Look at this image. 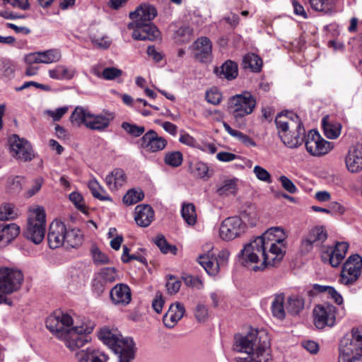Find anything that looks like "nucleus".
<instances>
[{
    "mask_svg": "<svg viewBox=\"0 0 362 362\" xmlns=\"http://www.w3.org/2000/svg\"><path fill=\"white\" fill-rule=\"evenodd\" d=\"M23 281L21 271L4 267L0 269V303L4 300V295L12 293L20 289Z\"/></svg>",
    "mask_w": 362,
    "mask_h": 362,
    "instance_id": "obj_11",
    "label": "nucleus"
},
{
    "mask_svg": "<svg viewBox=\"0 0 362 362\" xmlns=\"http://www.w3.org/2000/svg\"><path fill=\"white\" fill-rule=\"evenodd\" d=\"M75 355L78 362H106L107 361L105 354L93 347L81 349Z\"/></svg>",
    "mask_w": 362,
    "mask_h": 362,
    "instance_id": "obj_25",
    "label": "nucleus"
},
{
    "mask_svg": "<svg viewBox=\"0 0 362 362\" xmlns=\"http://www.w3.org/2000/svg\"><path fill=\"white\" fill-rule=\"evenodd\" d=\"M215 74L220 78L232 80L238 76V66L232 61H226L221 66L216 67Z\"/></svg>",
    "mask_w": 362,
    "mask_h": 362,
    "instance_id": "obj_27",
    "label": "nucleus"
},
{
    "mask_svg": "<svg viewBox=\"0 0 362 362\" xmlns=\"http://www.w3.org/2000/svg\"><path fill=\"white\" fill-rule=\"evenodd\" d=\"M322 125L326 137L329 139H337L341 130V124L338 122L330 121L328 117L322 119Z\"/></svg>",
    "mask_w": 362,
    "mask_h": 362,
    "instance_id": "obj_29",
    "label": "nucleus"
},
{
    "mask_svg": "<svg viewBox=\"0 0 362 362\" xmlns=\"http://www.w3.org/2000/svg\"><path fill=\"white\" fill-rule=\"evenodd\" d=\"M223 126L224 129L233 137L236 138L239 141H240L242 144L247 146H255L256 143L255 141L250 138L249 136L242 133L240 131L233 129L230 127V125L223 122Z\"/></svg>",
    "mask_w": 362,
    "mask_h": 362,
    "instance_id": "obj_38",
    "label": "nucleus"
},
{
    "mask_svg": "<svg viewBox=\"0 0 362 362\" xmlns=\"http://www.w3.org/2000/svg\"><path fill=\"white\" fill-rule=\"evenodd\" d=\"M193 37V29L188 25H182L175 33L174 37L181 42H187Z\"/></svg>",
    "mask_w": 362,
    "mask_h": 362,
    "instance_id": "obj_46",
    "label": "nucleus"
},
{
    "mask_svg": "<svg viewBox=\"0 0 362 362\" xmlns=\"http://www.w3.org/2000/svg\"><path fill=\"white\" fill-rule=\"evenodd\" d=\"M181 282L175 277L170 276L166 282L165 286L170 294L176 293L180 288Z\"/></svg>",
    "mask_w": 362,
    "mask_h": 362,
    "instance_id": "obj_58",
    "label": "nucleus"
},
{
    "mask_svg": "<svg viewBox=\"0 0 362 362\" xmlns=\"http://www.w3.org/2000/svg\"><path fill=\"white\" fill-rule=\"evenodd\" d=\"M275 123L279 136L286 146L297 148L302 144L305 129L298 115L293 112L279 114L275 119Z\"/></svg>",
    "mask_w": 362,
    "mask_h": 362,
    "instance_id": "obj_5",
    "label": "nucleus"
},
{
    "mask_svg": "<svg viewBox=\"0 0 362 362\" xmlns=\"http://www.w3.org/2000/svg\"><path fill=\"white\" fill-rule=\"evenodd\" d=\"M327 238V233L322 226H316L312 228L307 235L302 240L301 251L310 252L314 246H320Z\"/></svg>",
    "mask_w": 362,
    "mask_h": 362,
    "instance_id": "obj_17",
    "label": "nucleus"
},
{
    "mask_svg": "<svg viewBox=\"0 0 362 362\" xmlns=\"http://www.w3.org/2000/svg\"><path fill=\"white\" fill-rule=\"evenodd\" d=\"M205 98L208 103L217 105L222 101L223 97L221 93L216 88H212L206 91Z\"/></svg>",
    "mask_w": 362,
    "mask_h": 362,
    "instance_id": "obj_51",
    "label": "nucleus"
},
{
    "mask_svg": "<svg viewBox=\"0 0 362 362\" xmlns=\"http://www.w3.org/2000/svg\"><path fill=\"white\" fill-rule=\"evenodd\" d=\"M126 180V174L121 168L114 169L105 177V183L111 191L117 190L125 184Z\"/></svg>",
    "mask_w": 362,
    "mask_h": 362,
    "instance_id": "obj_26",
    "label": "nucleus"
},
{
    "mask_svg": "<svg viewBox=\"0 0 362 362\" xmlns=\"http://www.w3.org/2000/svg\"><path fill=\"white\" fill-rule=\"evenodd\" d=\"M184 283L187 286L198 289L202 287V282L198 276L187 275L182 278Z\"/></svg>",
    "mask_w": 362,
    "mask_h": 362,
    "instance_id": "obj_60",
    "label": "nucleus"
},
{
    "mask_svg": "<svg viewBox=\"0 0 362 362\" xmlns=\"http://www.w3.org/2000/svg\"><path fill=\"white\" fill-rule=\"evenodd\" d=\"M107 284L106 281H103L102 278L97 274L93 281V287L97 295L100 296L103 293Z\"/></svg>",
    "mask_w": 362,
    "mask_h": 362,
    "instance_id": "obj_62",
    "label": "nucleus"
},
{
    "mask_svg": "<svg viewBox=\"0 0 362 362\" xmlns=\"http://www.w3.org/2000/svg\"><path fill=\"white\" fill-rule=\"evenodd\" d=\"M160 251L165 255H175L177 252V247L176 245L168 243L163 236H160Z\"/></svg>",
    "mask_w": 362,
    "mask_h": 362,
    "instance_id": "obj_53",
    "label": "nucleus"
},
{
    "mask_svg": "<svg viewBox=\"0 0 362 362\" xmlns=\"http://www.w3.org/2000/svg\"><path fill=\"white\" fill-rule=\"evenodd\" d=\"M42 64H51L57 62L62 57L61 52L55 49H48L44 52H39Z\"/></svg>",
    "mask_w": 362,
    "mask_h": 362,
    "instance_id": "obj_45",
    "label": "nucleus"
},
{
    "mask_svg": "<svg viewBox=\"0 0 362 362\" xmlns=\"http://www.w3.org/2000/svg\"><path fill=\"white\" fill-rule=\"evenodd\" d=\"M245 225L238 216L225 218L220 226V238L226 241L232 240L245 232Z\"/></svg>",
    "mask_w": 362,
    "mask_h": 362,
    "instance_id": "obj_14",
    "label": "nucleus"
},
{
    "mask_svg": "<svg viewBox=\"0 0 362 362\" xmlns=\"http://www.w3.org/2000/svg\"><path fill=\"white\" fill-rule=\"evenodd\" d=\"M90 37L91 42L98 48L107 49L110 46L111 41L108 37L95 28L90 29Z\"/></svg>",
    "mask_w": 362,
    "mask_h": 362,
    "instance_id": "obj_37",
    "label": "nucleus"
},
{
    "mask_svg": "<svg viewBox=\"0 0 362 362\" xmlns=\"http://www.w3.org/2000/svg\"><path fill=\"white\" fill-rule=\"evenodd\" d=\"M13 207L11 204H4L0 207V220L13 219L16 216Z\"/></svg>",
    "mask_w": 362,
    "mask_h": 362,
    "instance_id": "obj_54",
    "label": "nucleus"
},
{
    "mask_svg": "<svg viewBox=\"0 0 362 362\" xmlns=\"http://www.w3.org/2000/svg\"><path fill=\"white\" fill-rule=\"evenodd\" d=\"M154 218V211L148 204H140L134 210V220L141 227H147Z\"/></svg>",
    "mask_w": 362,
    "mask_h": 362,
    "instance_id": "obj_23",
    "label": "nucleus"
},
{
    "mask_svg": "<svg viewBox=\"0 0 362 362\" xmlns=\"http://www.w3.org/2000/svg\"><path fill=\"white\" fill-rule=\"evenodd\" d=\"M43 179L42 177H38L35 179L33 182V186L30 189H29L26 192V196L28 197H31L32 196L35 195L36 193H37L40 189L42 187V185L43 184Z\"/></svg>",
    "mask_w": 362,
    "mask_h": 362,
    "instance_id": "obj_64",
    "label": "nucleus"
},
{
    "mask_svg": "<svg viewBox=\"0 0 362 362\" xmlns=\"http://www.w3.org/2000/svg\"><path fill=\"white\" fill-rule=\"evenodd\" d=\"M194 315L198 321L204 322L208 317V309L206 306L199 304L195 308Z\"/></svg>",
    "mask_w": 362,
    "mask_h": 362,
    "instance_id": "obj_61",
    "label": "nucleus"
},
{
    "mask_svg": "<svg viewBox=\"0 0 362 362\" xmlns=\"http://www.w3.org/2000/svg\"><path fill=\"white\" fill-rule=\"evenodd\" d=\"M110 299L115 305L125 306L132 300L130 288L124 284H117L110 291Z\"/></svg>",
    "mask_w": 362,
    "mask_h": 362,
    "instance_id": "obj_21",
    "label": "nucleus"
},
{
    "mask_svg": "<svg viewBox=\"0 0 362 362\" xmlns=\"http://www.w3.org/2000/svg\"><path fill=\"white\" fill-rule=\"evenodd\" d=\"M198 262L209 275L214 276L219 271L218 264L213 257L208 255H200L198 258Z\"/></svg>",
    "mask_w": 362,
    "mask_h": 362,
    "instance_id": "obj_35",
    "label": "nucleus"
},
{
    "mask_svg": "<svg viewBox=\"0 0 362 362\" xmlns=\"http://www.w3.org/2000/svg\"><path fill=\"white\" fill-rule=\"evenodd\" d=\"M253 172L258 180L267 183L272 182L270 173L264 168L259 165H255L254 167Z\"/></svg>",
    "mask_w": 362,
    "mask_h": 362,
    "instance_id": "obj_56",
    "label": "nucleus"
},
{
    "mask_svg": "<svg viewBox=\"0 0 362 362\" xmlns=\"http://www.w3.org/2000/svg\"><path fill=\"white\" fill-rule=\"evenodd\" d=\"M83 242V235L80 230L74 228L65 232L64 245L66 247H78Z\"/></svg>",
    "mask_w": 362,
    "mask_h": 362,
    "instance_id": "obj_34",
    "label": "nucleus"
},
{
    "mask_svg": "<svg viewBox=\"0 0 362 362\" xmlns=\"http://www.w3.org/2000/svg\"><path fill=\"white\" fill-rule=\"evenodd\" d=\"M102 279L107 284L112 283L116 280L117 274L114 267H105L101 269L98 274Z\"/></svg>",
    "mask_w": 362,
    "mask_h": 362,
    "instance_id": "obj_52",
    "label": "nucleus"
},
{
    "mask_svg": "<svg viewBox=\"0 0 362 362\" xmlns=\"http://www.w3.org/2000/svg\"><path fill=\"white\" fill-rule=\"evenodd\" d=\"M349 248L346 242L337 243L334 248H327L322 255V260L328 262L332 267H338L344 259Z\"/></svg>",
    "mask_w": 362,
    "mask_h": 362,
    "instance_id": "obj_18",
    "label": "nucleus"
},
{
    "mask_svg": "<svg viewBox=\"0 0 362 362\" xmlns=\"http://www.w3.org/2000/svg\"><path fill=\"white\" fill-rule=\"evenodd\" d=\"M0 67L5 77L11 78L14 76L16 66L10 59L6 58L1 59Z\"/></svg>",
    "mask_w": 362,
    "mask_h": 362,
    "instance_id": "obj_48",
    "label": "nucleus"
},
{
    "mask_svg": "<svg viewBox=\"0 0 362 362\" xmlns=\"http://www.w3.org/2000/svg\"><path fill=\"white\" fill-rule=\"evenodd\" d=\"M20 233V227L16 223L0 224V242L10 243Z\"/></svg>",
    "mask_w": 362,
    "mask_h": 362,
    "instance_id": "obj_31",
    "label": "nucleus"
},
{
    "mask_svg": "<svg viewBox=\"0 0 362 362\" xmlns=\"http://www.w3.org/2000/svg\"><path fill=\"white\" fill-rule=\"evenodd\" d=\"M90 112L87 108L77 106L70 116V122L77 127H80L82 124L86 127Z\"/></svg>",
    "mask_w": 362,
    "mask_h": 362,
    "instance_id": "obj_32",
    "label": "nucleus"
},
{
    "mask_svg": "<svg viewBox=\"0 0 362 362\" xmlns=\"http://www.w3.org/2000/svg\"><path fill=\"white\" fill-rule=\"evenodd\" d=\"M74 74V70L68 69L62 65L57 66L49 71V76L54 79H71Z\"/></svg>",
    "mask_w": 362,
    "mask_h": 362,
    "instance_id": "obj_42",
    "label": "nucleus"
},
{
    "mask_svg": "<svg viewBox=\"0 0 362 362\" xmlns=\"http://www.w3.org/2000/svg\"><path fill=\"white\" fill-rule=\"evenodd\" d=\"M285 296L284 293L276 294L272 302V313L274 317L283 320L286 317Z\"/></svg>",
    "mask_w": 362,
    "mask_h": 362,
    "instance_id": "obj_33",
    "label": "nucleus"
},
{
    "mask_svg": "<svg viewBox=\"0 0 362 362\" xmlns=\"http://www.w3.org/2000/svg\"><path fill=\"white\" fill-rule=\"evenodd\" d=\"M164 162L168 165L177 168L182 164V154L180 151L167 153L164 157Z\"/></svg>",
    "mask_w": 362,
    "mask_h": 362,
    "instance_id": "obj_47",
    "label": "nucleus"
},
{
    "mask_svg": "<svg viewBox=\"0 0 362 362\" xmlns=\"http://www.w3.org/2000/svg\"><path fill=\"white\" fill-rule=\"evenodd\" d=\"M88 187L95 198L102 201H111L110 197L96 180H90L88 183Z\"/></svg>",
    "mask_w": 362,
    "mask_h": 362,
    "instance_id": "obj_43",
    "label": "nucleus"
},
{
    "mask_svg": "<svg viewBox=\"0 0 362 362\" xmlns=\"http://www.w3.org/2000/svg\"><path fill=\"white\" fill-rule=\"evenodd\" d=\"M261 239L264 245L270 252L273 259L281 261L284 257L286 239V234L284 230L280 227H273L269 228L261 236L256 237Z\"/></svg>",
    "mask_w": 362,
    "mask_h": 362,
    "instance_id": "obj_10",
    "label": "nucleus"
},
{
    "mask_svg": "<svg viewBox=\"0 0 362 362\" xmlns=\"http://www.w3.org/2000/svg\"><path fill=\"white\" fill-rule=\"evenodd\" d=\"M100 339L118 355L119 362H130L135 355V344L129 337H122L117 329L103 328L98 334Z\"/></svg>",
    "mask_w": 362,
    "mask_h": 362,
    "instance_id": "obj_6",
    "label": "nucleus"
},
{
    "mask_svg": "<svg viewBox=\"0 0 362 362\" xmlns=\"http://www.w3.org/2000/svg\"><path fill=\"white\" fill-rule=\"evenodd\" d=\"M243 65L245 69H250L254 72H259L262 66V61L255 54H247L244 56Z\"/></svg>",
    "mask_w": 362,
    "mask_h": 362,
    "instance_id": "obj_39",
    "label": "nucleus"
},
{
    "mask_svg": "<svg viewBox=\"0 0 362 362\" xmlns=\"http://www.w3.org/2000/svg\"><path fill=\"white\" fill-rule=\"evenodd\" d=\"M95 326L93 321L86 320L81 325H74L72 317L64 313L51 315L46 320L47 328L63 341L71 351H80L90 341L88 336Z\"/></svg>",
    "mask_w": 362,
    "mask_h": 362,
    "instance_id": "obj_1",
    "label": "nucleus"
},
{
    "mask_svg": "<svg viewBox=\"0 0 362 362\" xmlns=\"http://www.w3.org/2000/svg\"><path fill=\"white\" fill-rule=\"evenodd\" d=\"M227 110L235 120L252 114L256 107V98L249 91H244L230 97Z\"/></svg>",
    "mask_w": 362,
    "mask_h": 362,
    "instance_id": "obj_9",
    "label": "nucleus"
},
{
    "mask_svg": "<svg viewBox=\"0 0 362 362\" xmlns=\"http://www.w3.org/2000/svg\"><path fill=\"white\" fill-rule=\"evenodd\" d=\"M181 214L183 219L189 226H194L197 222L195 206L192 203L183 204Z\"/></svg>",
    "mask_w": 362,
    "mask_h": 362,
    "instance_id": "obj_41",
    "label": "nucleus"
},
{
    "mask_svg": "<svg viewBox=\"0 0 362 362\" xmlns=\"http://www.w3.org/2000/svg\"><path fill=\"white\" fill-rule=\"evenodd\" d=\"M346 167L350 173H357L362 170V144L351 146L345 156Z\"/></svg>",
    "mask_w": 362,
    "mask_h": 362,
    "instance_id": "obj_19",
    "label": "nucleus"
},
{
    "mask_svg": "<svg viewBox=\"0 0 362 362\" xmlns=\"http://www.w3.org/2000/svg\"><path fill=\"white\" fill-rule=\"evenodd\" d=\"M339 362H362V327L353 328L341 339Z\"/></svg>",
    "mask_w": 362,
    "mask_h": 362,
    "instance_id": "obj_7",
    "label": "nucleus"
},
{
    "mask_svg": "<svg viewBox=\"0 0 362 362\" xmlns=\"http://www.w3.org/2000/svg\"><path fill=\"white\" fill-rule=\"evenodd\" d=\"M110 119L103 115H95L90 112L86 127L91 130L103 131L109 127Z\"/></svg>",
    "mask_w": 362,
    "mask_h": 362,
    "instance_id": "obj_28",
    "label": "nucleus"
},
{
    "mask_svg": "<svg viewBox=\"0 0 362 362\" xmlns=\"http://www.w3.org/2000/svg\"><path fill=\"white\" fill-rule=\"evenodd\" d=\"M92 255L95 264H103L109 262V258L107 256L103 253L98 247L92 249Z\"/></svg>",
    "mask_w": 362,
    "mask_h": 362,
    "instance_id": "obj_57",
    "label": "nucleus"
},
{
    "mask_svg": "<svg viewBox=\"0 0 362 362\" xmlns=\"http://www.w3.org/2000/svg\"><path fill=\"white\" fill-rule=\"evenodd\" d=\"M66 226L60 221H53L49 228L47 234L48 244L50 248L55 249L64 245Z\"/></svg>",
    "mask_w": 362,
    "mask_h": 362,
    "instance_id": "obj_20",
    "label": "nucleus"
},
{
    "mask_svg": "<svg viewBox=\"0 0 362 362\" xmlns=\"http://www.w3.org/2000/svg\"><path fill=\"white\" fill-rule=\"evenodd\" d=\"M185 307L180 303L171 305L168 313L163 316V322L166 327L171 328L183 317Z\"/></svg>",
    "mask_w": 362,
    "mask_h": 362,
    "instance_id": "obj_24",
    "label": "nucleus"
},
{
    "mask_svg": "<svg viewBox=\"0 0 362 362\" xmlns=\"http://www.w3.org/2000/svg\"><path fill=\"white\" fill-rule=\"evenodd\" d=\"M259 238H255L245 244L238 255L241 264L253 271H262L267 267H274L280 262L273 259L270 252Z\"/></svg>",
    "mask_w": 362,
    "mask_h": 362,
    "instance_id": "obj_4",
    "label": "nucleus"
},
{
    "mask_svg": "<svg viewBox=\"0 0 362 362\" xmlns=\"http://www.w3.org/2000/svg\"><path fill=\"white\" fill-rule=\"evenodd\" d=\"M141 146L148 152L158 151V136L155 131L150 130L146 132L141 139Z\"/></svg>",
    "mask_w": 362,
    "mask_h": 362,
    "instance_id": "obj_30",
    "label": "nucleus"
},
{
    "mask_svg": "<svg viewBox=\"0 0 362 362\" xmlns=\"http://www.w3.org/2000/svg\"><path fill=\"white\" fill-rule=\"evenodd\" d=\"M305 148L312 156H321L328 153L334 148V144L322 139L316 130L312 129L306 136Z\"/></svg>",
    "mask_w": 362,
    "mask_h": 362,
    "instance_id": "obj_13",
    "label": "nucleus"
},
{
    "mask_svg": "<svg viewBox=\"0 0 362 362\" xmlns=\"http://www.w3.org/2000/svg\"><path fill=\"white\" fill-rule=\"evenodd\" d=\"M262 338L255 329H251L246 334H235L233 350L248 355L245 358H237L236 362H269L272 360L269 344L262 341Z\"/></svg>",
    "mask_w": 362,
    "mask_h": 362,
    "instance_id": "obj_2",
    "label": "nucleus"
},
{
    "mask_svg": "<svg viewBox=\"0 0 362 362\" xmlns=\"http://www.w3.org/2000/svg\"><path fill=\"white\" fill-rule=\"evenodd\" d=\"M68 107H62L55 110H47V114L52 117L54 122L59 121L61 118L67 112Z\"/></svg>",
    "mask_w": 362,
    "mask_h": 362,
    "instance_id": "obj_63",
    "label": "nucleus"
},
{
    "mask_svg": "<svg viewBox=\"0 0 362 362\" xmlns=\"http://www.w3.org/2000/svg\"><path fill=\"white\" fill-rule=\"evenodd\" d=\"M194 55L197 60L202 62H207L211 60L212 43L208 37H202L198 38L194 42Z\"/></svg>",
    "mask_w": 362,
    "mask_h": 362,
    "instance_id": "obj_22",
    "label": "nucleus"
},
{
    "mask_svg": "<svg viewBox=\"0 0 362 362\" xmlns=\"http://www.w3.org/2000/svg\"><path fill=\"white\" fill-rule=\"evenodd\" d=\"M304 305V299L302 297L291 296L287 299L286 310L289 314L296 315L303 310Z\"/></svg>",
    "mask_w": 362,
    "mask_h": 362,
    "instance_id": "obj_36",
    "label": "nucleus"
},
{
    "mask_svg": "<svg viewBox=\"0 0 362 362\" xmlns=\"http://www.w3.org/2000/svg\"><path fill=\"white\" fill-rule=\"evenodd\" d=\"M279 181L282 185V187L291 194H294L297 192V187L293 182L286 176L281 175L279 177Z\"/></svg>",
    "mask_w": 362,
    "mask_h": 362,
    "instance_id": "obj_59",
    "label": "nucleus"
},
{
    "mask_svg": "<svg viewBox=\"0 0 362 362\" xmlns=\"http://www.w3.org/2000/svg\"><path fill=\"white\" fill-rule=\"evenodd\" d=\"M144 197L143 191L140 189H131L123 197V202L127 205H133L141 201Z\"/></svg>",
    "mask_w": 362,
    "mask_h": 362,
    "instance_id": "obj_44",
    "label": "nucleus"
},
{
    "mask_svg": "<svg viewBox=\"0 0 362 362\" xmlns=\"http://www.w3.org/2000/svg\"><path fill=\"white\" fill-rule=\"evenodd\" d=\"M189 171L194 177L199 178H209L212 175L209 173L207 165L203 162L191 163Z\"/></svg>",
    "mask_w": 362,
    "mask_h": 362,
    "instance_id": "obj_40",
    "label": "nucleus"
},
{
    "mask_svg": "<svg viewBox=\"0 0 362 362\" xmlns=\"http://www.w3.org/2000/svg\"><path fill=\"white\" fill-rule=\"evenodd\" d=\"M236 192V182L235 180H225L223 185L218 188L219 195L234 194Z\"/></svg>",
    "mask_w": 362,
    "mask_h": 362,
    "instance_id": "obj_49",
    "label": "nucleus"
},
{
    "mask_svg": "<svg viewBox=\"0 0 362 362\" xmlns=\"http://www.w3.org/2000/svg\"><path fill=\"white\" fill-rule=\"evenodd\" d=\"M122 128L125 130L127 134L135 137L141 136L145 131L143 126H137L127 122H122Z\"/></svg>",
    "mask_w": 362,
    "mask_h": 362,
    "instance_id": "obj_50",
    "label": "nucleus"
},
{
    "mask_svg": "<svg viewBox=\"0 0 362 362\" xmlns=\"http://www.w3.org/2000/svg\"><path fill=\"white\" fill-rule=\"evenodd\" d=\"M11 156L21 161H30L34 158L30 144L17 134H13L8 140Z\"/></svg>",
    "mask_w": 362,
    "mask_h": 362,
    "instance_id": "obj_15",
    "label": "nucleus"
},
{
    "mask_svg": "<svg viewBox=\"0 0 362 362\" xmlns=\"http://www.w3.org/2000/svg\"><path fill=\"white\" fill-rule=\"evenodd\" d=\"M362 257L352 255L344 262L340 276V282L344 285H351L357 281L361 274Z\"/></svg>",
    "mask_w": 362,
    "mask_h": 362,
    "instance_id": "obj_12",
    "label": "nucleus"
},
{
    "mask_svg": "<svg viewBox=\"0 0 362 362\" xmlns=\"http://www.w3.org/2000/svg\"><path fill=\"white\" fill-rule=\"evenodd\" d=\"M122 74V70L115 67H107L103 69L101 75L98 74V76H102L106 80H114L119 77Z\"/></svg>",
    "mask_w": 362,
    "mask_h": 362,
    "instance_id": "obj_55",
    "label": "nucleus"
},
{
    "mask_svg": "<svg viewBox=\"0 0 362 362\" xmlns=\"http://www.w3.org/2000/svg\"><path fill=\"white\" fill-rule=\"evenodd\" d=\"M156 15V8L148 4H141L134 11L129 13L132 21L127 27L134 30L132 35L134 40L153 41L156 39L158 30L151 23Z\"/></svg>",
    "mask_w": 362,
    "mask_h": 362,
    "instance_id": "obj_3",
    "label": "nucleus"
},
{
    "mask_svg": "<svg viewBox=\"0 0 362 362\" xmlns=\"http://www.w3.org/2000/svg\"><path fill=\"white\" fill-rule=\"evenodd\" d=\"M45 210L42 206H36L30 210L23 235L33 243L40 244L45 238Z\"/></svg>",
    "mask_w": 362,
    "mask_h": 362,
    "instance_id": "obj_8",
    "label": "nucleus"
},
{
    "mask_svg": "<svg viewBox=\"0 0 362 362\" xmlns=\"http://www.w3.org/2000/svg\"><path fill=\"white\" fill-rule=\"evenodd\" d=\"M336 308L330 304L317 305L313 310L314 324L317 329L335 324Z\"/></svg>",
    "mask_w": 362,
    "mask_h": 362,
    "instance_id": "obj_16",
    "label": "nucleus"
}]
</instances>
